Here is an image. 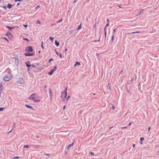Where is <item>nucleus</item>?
Returning a JSON list of instances; mask_svg holds the SVG:
<instances>
[{
  "label": "nucleus",
  "instance_id": "nucleus-1",
  "mask_svg": "<svg viewBox=\"0 0 159 159\" xmlns=\"http://www.w3.org/2000/svg\"><path fill=\"white\" fill-rule=\"evenodd\" d=\"M28 99L29 100H33L34 102H38L40 101V99L39 95L34 93L31 94L30 97L28 98Z\"/></svg>",
  "mask_w": 159,
  "mask_h": 159
},
{
  "label": "nucleus",
  "instance_id": "nucleus-2",
  "mask_svg": "<svg viewBox=\"0 0 159 159\" xmlns=\"http://www.w3.org/2000/svg\"><path fill=\"white\" fill-rule=\"evenodd\" d=\"M12 78V76L11 73L9 72L8 73V74L6 75L4 77L3 80L6 81H8L11 79Z\"/></svg>",
  "mask_w": 159,
  "mask_h": 159
},
{
  "label": "nucleus",
  "instance_id": "nucleus-3",
  "mask_svg": "<svg viewBox=\"0 0 159 159\" xmlns=\"http://www.w3.org/2000/svg\"><path fill=\"white\" fill-rule=\"evenodd\" d=\"M67 95V88H66L64 92L61 93V97L62 99L64 101V99L66 98Z\"/></svg>",
  "mask_w": 159,
  "mask_h": 159
},
{
  "label": "nucleus",
  "instance_id": "nucleus-4",
  "mask_svg": "<svg viewBox=\"0 0 159 159\" xmlns=\"http://www.w3.org/2000/svg\"><path fill=\"white\" fill-rule=\"evenodd\" d=\"M17 83L18 84H22L24 83V82L23 79L20 78H19V80L17 81Z\"/></svg>",
  "mask_w": 159,
  "mask_h": 159
},
{
  "label": "nucleus",
  "instance_id": "nucleus-5",
  "mask_svg": "<svg viewBox=\"0 0 159 159\" xmlns=\"http://www.w3.org/2000/svg\"><path fill=\"white\" fill-rule=\"evenodd\" d=\"M57 69V67L55 66L54 68L48 72V74L49 75H52V74Z\"/></svg>",
  "mask_w": 159,
  "mask_h": 159
},
{
  "label": "nucleus",
  "instance_id": "nucleus-6",
  "mask_svg": "<svg viewBox=\"0 0 159 159\" xmlns=\"http://www.w3.org/2000/svg\"><path fill=\"white\" fill-rule=\"evenodd\" d=\"M15 59L14 62L16 65H18V59L17 56H16L13 58Z\"/></svg>",
  "mask_w": 159,
  "mask_h": 159
},
{
  "label": "nucleus",
  "instance_id": "nucleus-7",
  "mask_svg": "<svg viewBox=\"0 0 159 159\" xmlns=\"http://www.w3.org/2000/svg\"><path fill=\"white\" fill-rule=\"evenodd\" d=\"M26 50L29 52H32L33 51V49L32 47L29 46L27 48Z\"/></svg>",
  "mask_w": 159,
  "mask_h": 159
},
{
  "label": "nucleus",
  "instance_id": "nucleus-8",
  "mask_svg": "<svg viewBox=\"0 0 159 159\" xmlns=\"http://www.w3.org/2000/svg\"><path fill=\"white\" fill-rule=\"evenodd\" d=\"M34 53H31L29 52H26L25 53V55L27 56H32L34 55Z\"/></svg>",
  "mask_w": 159,
  "mask_h": 159
},
{
  "label": "nucleus",
  "instance_id": "nucleus-9",
  "mask_svg": "<svg viewBox=\"0 0 159 159\" xmlns=\"http://www.w3.org/2000/svg\"><path fill=\"white\" fill-rule=\"evenodd\" d=\"M13 6H14V5H11V4L8 3L7 4V7H8L9 9H11L12 8V7Z\"/></svg>",
  "mask_w": 159,
  "mask_h": 159
},
{
  "label": "nucleus",
  "instance_id": "nucleus-10",
  "mask_svg": "<svg viewBox=\"0 0 159 159\" xmlns=\"http://www.w3.org/2000/svg\"><path fill=\"white\" fill-rule=\"evenodd\" d=\"M30 64V62L29 61H28L27 62L25 63V64L26 66L28 68L31 66V65H30L29 64Z\"/></svg>",
  "mask_w": 159,
  "mask_h": 159
},
{
  "label": "nucleus",
  "instance_id": "nucleus-11",
  "mask_svg": "<svg viewBox=\"0 0 159 159\" xmlns=\"http://www.w3.org/2000/svg\"><path fill=\"white\" fill-rule=\"evenodd\" d=\"M55 51L57 55H59L61 58H62V57L61 54V53H59L58 52H57L56 50Z\"/></svg>",
  "mask_w": 159,
  "mask_h": 159
},
{
  "label": "nucleus",
  "instance_id": "nucleus-12",
  "mask_svg": "<svg viewBox=\"0 0 159 159\" xmlns=\"http://www.w3.org/2000/svg\"><path fill=\"white\" fill-rule=\"evenodd\" d=\"M144 139V138H140V143L141 144H143V143H142V141Z\"/></svg>",
  "mask_w": 159,
  "mask_h": 159
},
{
  "label": "nucleus",
  "instance_id": "nucleus-13",
  "mask_svg": "<svg viewBox=\"0 0 159 159\" xmlns=\"http://www.w3.org/2000/svg\"><path fill=\"white\" fill-rule=\"evenodd\" d=\"M55 44L57 47H58L59 45V43L57 42V41H55Z\"/></svg>",
  "mask_w": 159,
  "mask_h": 159
},
{
  "label": "nucleus",
  "instance_id": "nucleus-14",
  "mask_svg": "<svg viewBox=\"0 0 159 159\" xmlns=\"http://www.w3.org/2000/svg\"><path fill=\"white\" fill-rule=\"evenodd\" d=\"M25 106L28 108H30V109H32L33 108L32 107L30 106L29 105H26Z\"/></svg>",
  "mask_w": 159,
  "mask_h": 159
},
{
  "label": "nucleus",
  "instance_id": "nucleus-15",
  "mask_svg": "<svg viewBox=\"0 0 159 159\" xmlns=\"http://www.w3.org/2000/svg\"><path fill=\"white\" fill-rule=\"evenodd\" d=\"M80 65V63L79 62L76 61V62L75 64L74 65V66H76L77 65Z\"/></svg>",
  "mask_w": 159,
  "mask_h": 159
},
{
  "label": "nucleus",
  "instance_id": "nucleus-16",
  "mask_svg": "<svg viewBox=\"0 0 159 159\" xmlns=\"http://www.w3.org/2000/svg\"><path fill=\"white\" fill-rule=\"evenodd\" d=\"M73 143H74V142H73L72 144L69 145L67 147L68 149L69 148H70L71 146H73Z\"/></svg>",
  "mask_w": 159,
  "mask_h": 159
},
{
  "label": "nucleus",
  "instance_id": "nucleus-17",
  "mask_svg": "<svg viewBox=\"0 0 159 159\" xmlns=\"http://www.w3.org/2000/svg\"><path fill=\"white\" fill-rule=\"evenodd\" d=\"M6 27L7 28H8L9 30H10L12 29H13L14 27H10L9 26H7Z\"/></svg>",
  "mask_w": 159,
  "mask_h": 159
},
{
  "label": "nucleus",
  "instance_id": "nucleus-18",
  "mask_svg": "<svg viewBox=\"0 0 159 159\" xmlns=\"http://www.w3.org/2000/svg\"><path fill=\"white\" fill-rule=\"evenodd\" d=\"M144 10V9H141V10H140L139 13V14H140L141 13H143V11Z\"/></svg>",
  "mask_w": 159,
  "mask_h": 159
},
{
  "label": "nucleus",
  "instance_id": "nucleus-19",
  "mask_svg": "<svg viewBox=\"0 0 159 159\" xmlns=\"http://www.w3.org/2000/svg\"><path fill=\"white\" fill-rule=\"evenodd\" d=\"M49 39L52 41L54 39V38L52 37H50L49 38Z\"/></svg>",
  "mask_w": 159,
  "mask_h": 159
},
{
  "label": "nucleus",
  "instance_id": "nucleus-20",
  "mask_svg": "<svg viewBox=\"0 0 159 159\" xmlns=\"http://www.w3.org/2000/svg\"><path fill=\"white\" fill-rule=\"evenodd\" d=\"M29 147V146L28 145H25L24 147V148H28Z\"/></svg>",
  "mask_w": 159,
  "mask_h": 159
},
{
  "label": "nucleus",
  "instance_id": "nucleus-21",
  "mask_svg": "<svg viewBox=\"0 0 159 159\" xmlns=\"http://www.w3.org/2000/svg\"><path fill=\"white\" fill-rule=\"evenodd\" d=\"M81 24L78 26V28L77 29V30H78L79 29H80L81 28Z\"/></svg>",
  "mask_w": 159,
  "mask_h": 159
},
{
  "label": "nucleus",
  "instance_id": "nucleus-22",
  "mask_svg": "<svg viewBox=\"0 0 159 159\" xmlns=\"http://www.w3.org/2000/svg\"><path fill=\"white\" fill-rule=\"evenodd\" d=\"M114 35H113L112 36L111 38V41H113L114 40Z\"/></svg>",
  "mask_w": 159,
  "mask_h": 159
},
{
  "label": "nucleus",
  "instance_id": "nucleus-23",
  "mask_svg": "<svg viewBox=\"0 0 159 159\" xmlns=\"http://www.w3.org/2000/svg\"><path fill=\"white\" fill-rule=\"evenodd\" d=\"M4 39H5L8 42H9V41L7 39V38H5V37H4L3 38Z\"/></svg>",
  "mask_w": 159,
  "mask_h": 159
},
{
  "label": "nucleus",
  "instance_id": "nucleus-24",
  "mask_svg": "<svg viewBox=\"0 0 159 159\" xmlns=\"http://www.w3.org/2000/svg\"><path fill=\"white\" fill-rule=\"evenodd\" d=\"M37 23H38L39 24H40L41 23L40 21L39 20H37Z\"/></svg>",
  "mask_w": 159,
  "mask_h": 159
},
{
  "label": "nucleus",
  "instance_id": "nucleus-25",
  "mask_svg": "<svg viewBox=\"0 0 159 159\" xmlns=\"http://www.w3.org/2000/svg\"><path fill=\"white\" fill-rule=\"evenodd\" d=\"M140 32H139V31H136V32H133L132 33H139Z\"/></svg>",
  "mask_w": 159,
  "mask_h": 159
},
{
  "label": "nucleus",
  "instance_id": "nucleus-26",
  "mask_svg": "<svg viewBox=\"0 0 159 159\" xmlns=\"http://www.w3.org/2000/svg\"><path fill=\"white\" fill-rule=\"evenodd\" d=\"M23 39L24 40H27V41H29V40L28 39H26V38H23Z\"/></svg>",
  "mask_w": 159,
  "mask_h": 159
},
{
  "label": "nucleus",
  "instance_id": "nucleus-27",
  "mask_svg": "<svg viewBox=\"0 0 159 159\" xmlns=\"http://www.w3.org/2000/svg\"><path fill=\"white\" fill-rule=\"evenodd\" d=\"M3 109L4 108L2 107H0V111H3Z\"/></svg>",
  "mask_w": 159,
  "mask_h": 159
},
{
  "label": "nucleus",
  "instance_id": "nucleus-28",
  "mask_svg": "<svg viewBox=\"0 0 159 159\" xmlns=\"http://www.w3.org/2000/svg\"><path fill=\"white\" fill-rule=\"evenodd\" d=\"M7 6H3L2 7L5 9H7Z\"/></svg>",
  "mask_w": 159,
  "mask_h": 159
},
{
  "label": "nucleus",
  "instance_id": "nucleus-29",
  "mask_svg": "<svg viewBox=\"0 0 159 159\" xmlns=\"http://www.w3.org/2000/svg\"><path fill=\"white\" fill-rule=\"evenodd\" d=\"M40 7V6L39 5H38L36 7H35V9H37L38 8V7Z\"/></svg>",
  "mask_w": 159,
  "mask_h": 159
},
{
  "label": "nucleus",
  "instance_id": "nucleus-30",
  "mask_svg": "<svg viewBox=\"0 0 159 159\" xmlns=\"http://www.w3.org/2000/svg\"><path fill=\"white\" fill-rule=\"evenodd\" d=\"M43 42H42V44H41V47H42V48L43 49H44V48H43Z\"/></svg>",
  "mask_w": 159,
  "mask_h": 159
},
{
  "label": "nucleus",
  "instance_id": "nucleus-31",
  "mask_svg": "<svg viewBox=\"0 0 159 159\" xmlns=\"http://www.w3.org/2000/svg\"><path fill=\"white\" fill-rule=\"evenodd\" d=\"M19 157H15L13 158L14 159H18Z\"/></svg>",
  "mask_w": 159,
  "mask_h": 159
},
{
  "label": "nucleus",
  "instance_id": "nucleus-32",
  "mask_svg": "<svg viewBox=\"0 0 159 159\" xmlns=\"http://www.w3.org/2000/svg\"><path fill=\"white\" fill-rule=\"evenodd\" d=\"M23 26L24 27H27V25H24Z\"/></svg>",
  "mask_w": 159,
  "mask_h": 159
},
{
  "label": "nucleus",
  "instance_id": "nucleus-33",
  "mask_svg": "<svg viewBox=\"0 0 159 159\" xmlns=\"http://www.w3.org/2000/svg\"><path fill=\"white\" fill-rule=\"evenodd\" d=\"M31 66H32L33 67H34V68H35V66L33 65H31Z\"/></svg>",
  "mask_w": 159,
  "mask_h": 159
},
{
  "label": "nucleus",
  "instance_id": "nucleus-34",
  "mask_svg": "<svg viewBox=\"0 0 159 159\" xmlns=\"http://www.w3.org/2000/svg\"><path fill=\"white\" fill-rule=\"evenodd\" d=\"M52 60H53V59H52V58L50 59L49 60V62H50V61H52Z\"/></svg>",
  "mask_w": 159,
  "mask_h": 159
},
{
  "label": "nucleus",
  "instance_id": "nucleus-35",
  "mask_svg": "<svg viewBox=\"0 0 159 159\" xmlns=\"http://www.w3.org/2000/svg\"><path fill=\"white\" fill-rule=\"evenodd\" d=\"M62 19H61L58 22H57V23H59L61 21H62Z\"/></svg>",
  "mask_w": 159,
  "mask_h": 159
},
{
  "label": "nucleus",
  "instance_id": "nucleus-36",
  "mask_svg": "<svg viewBox=\"0 0 159 159\" xmlns=\"http://www.w3.org/2000/svg\"><path fill=\"white\" fill-rule=\"evenodd\" d=\"M150 128H151V127L150 126L148 127V131H149L150 130Z\"/></svg>",
  "mask_w": 159,
  "mask_h": 159
},
{
  "label": "nucleus",
  "instance_id": "nucleus-37",
  "mask_svg": "<svg viewBox=\"0 0 159 159\" xmlns=\"http://www.w3.org/2000/svg\"><path fill=\"white\" fill-rule=\"evenodd\" d=\"M21 1V0H15V1L16 2H17V1Z\"/></svg>",
  "mask_w": 159,
  "mask_h": 159
},
{
  "label": "nucleus",
  "instance_id": "nucleus-38",
  "mask_svg": "<svg viewBox=\"0 0 159 159\" xmlns=\"http://www.w3.org/2000/svg\"><path fill=\"white\" fill-rule=\"evenodd\" d=\"M70 97V96H68L66 98V100H68Z\"/></svg>",
  "mask_w": 159,
  "mask_h": 159
},
{
  "label": "nucleus",
  "instance_id": "nucleus-39",
  "mask_svg": "<svg viewBox=\"0 0 159 159\" xmlns=\"http://www.w3.org/2000/svg\"><path fill=\"white\" fill-rule=\"evenodd\" d=\"M12 130V129L11 130H10V131L8 133H11V132Z\"/></svg>",
  "mask_w": 159,
  "mask_h": 159
},
{
  "label": "nucleus",
  "instance_id": "nucleus-40",
  "mask_svg": "<svg viewBox=\"0 0 159 159\" xmlns=\"http://www.w3.org/2000/svg\"><path fill=\"white\" fill-rule=\"evenodd\" d=\"M12 130V129L11 130H10V131L8 133H11V132Z\"/></svg>",
  "mask_w": 159,
  "mask_h": 159
},
{
  "label": "nucleus",
  "instance_id": "nucleus-41",
  "mask_svg": "<svg viewBox=\"0 0 159 159\" xmlns=\"http://www.w3.org/2000/svg\"><path fill=\"white\" fill-rule=\"evenodd\" d=\"M50 95L51 96H52V93L51 92V93H50Z\"/></svg>",
  "mask_w": 159,
  "mask_h": 159
},
{
  "label": "nucleus",
  "instance_id": "nucleus-42",
  "mask_svg": "<svg viewBox=\"0 0 159 159\" xmlns=\"http://www.w3.org/2000/svg\"><path fill=\"white\" fill-rule=\"evenodd\" d=\"M109 24L108 23V24H107L106 25V26L105 27H107V26H109Z\"/></svg>",
  "mask_w": 159,
  "mask_h": 159
},
{
  "label": "nucleus",
  "instance_id": "nucleus-43",
  "mask_svg": "<svg viewBox=\"0 0 159 159\" xmlns=\"http://www.w3.org/2000/svg\"><path fill=\"white\" fill-rule=\"evenodd\" d=\"M65 107H66V106H64L63 107V110H64L65 108Z\"/></svg>",
  "mask_w": 159,
  "mask_h": 159
},
{
  "label": "nucleus",
  "instance_id": "nucleus-44",
  "mask_svg": "<svg viewBox=\"0 0 159 159\" xmlns=\"http://www.w3.org/2000/svg\"><path fill=\"white\" fill-rule=\"evenodd\" d=\"M133 148H134L135 146V144H133Z\"/></svg>",
  "mask_w": 159,
  "mask_h": 159
},
{
  "label": "nucleus",
  "instance_id": "nucleus-45",
  "mask_svg": "<svg viewBox=\"0 0 159 159\" xmlns=\"http://www.w3.org/2000/svg\"><path fill=\"white\" fill-rule=\"evenodd\" d=\"M126 128H127V127H122V128H122V129H123V128L126 129Z\"/></svg>",
  "mask_w": 159,
  "mask_h": 159
},
{
  "label": "nucleus",
  "instance_id": "nucleus-46",
  "mask_svg": "<svg viewBox=\"0 0 159 159\" xmlns=\"http://www.w3.org/2000/svg\"><path fill=\"white\" fill-rule=\"evenodd\" d=\"M90 153L92 154V155H94V154L93 153H92V152H90Z\"/></svg>",
  "mask_w": 159,
  "mask_h": 159
},
{
  "label": "nucleus",
  "instance_id": "nucleus-47",
  "mask_svg": "<svg viewBox=\"0 0 159 159\" xmlns=\"http://www.w3.org/2000/svg\"><path fill=\"white\" fill-rule=\"evenodd\" d=\"M67 50V48H66L65 49V52H66Z\"/></svg>",
  "mask_w": 159,
  "mask_h": 159
},
{
  "label": "nucleus",
  "instance_id": "nucleus-48",
  "mask_svg": "<svg viewBox=\"0 0 159 159\" xmlns=\"http://www.w3.org/2000/svg\"><path fill=\"white\" fill-rule=\"evenodd\" d=\"M105 36H106V31H105Z\"/></svg>",
  "mask_w": 159,
  "mask_h": 159
},
{
  "label": "nucleus",
  "instance_id": "nucleus-49",
  "mask_svg": "<svg viewBox=\"0 0 159 159\" xmlns=\"http://www.w3.org/2000/svg\"><path fill=\"white\" fill-rule=\"evenodd\" d=\"M131 125V122H130V123L128 125Z\"/></svg>",
  "mask_w": 159,
  "mask_h": 159
},
{
  "label": "nucleus",
  "instance_id": "nucleus-50",
  "mask_svg": "<svg viewBox=\"0 0 159 159\" xmlns=\"http://www.w3.org/2000/svg\"><path fill=\"white\" fill-rule=\"evenodd\" d=\"M115 31H116V29H114V30H113V32H115Z\"/></svg>",
  "mask_w": 159,
  "mask_h": 159
},
{
  "label": "nucleus",
  "instance_id": "nucleus-51",
  "mask_svg": "<svg viewBox=\"0 0 159 159\" xmlns=\"http://www.w3.org/2000/svg\"><path fill=\"white\" fill-rule=\"evenodd\" d=\"M112 108H113V109H115V107H114V106H113V107H112Z\"/></svg>",
  "mask_w": 159,
  "mask_h": 159
},
{
  "label": "nucleus",
  "instance_id": "nucleus-52",
  "mask_svg": "<svg viewBox=\"0 0 159 159\" xmlns=\"http://www.w3.org/2000/svg\"><path fill=\"white\" fill-rule=\"evenodd\" d=\"M106 27H105V28H104V30L105 31H106Z\"/></svg>",
  "mask_w": 159,
  "mask_h": 159
},
{
  "label": "nucleus",
  "instance_id": "nucleus-53",
  "mask_svg": "<svg viewBox=\"0 0 159 159\" xmlns=\"http://www.w3.org/2000/svg\"><path fill=\"white\" fill-rule=\"evenodd\" d=\"M1 90H0V95L1 94Z\"/></svg>",
  "mask_w": 159,
  "mask_h": 159
},
{
  "label": "nucleus",
  "instance_id": "nucleus-54",
  "mask_svg": "<svg viewBox=\"0 0 159 159\" xmlns=\"http://www.w3.org/2000/svg\"><path fill=\"white\" fill-rule=\"evenodd\" d=\"M96 41H93V42H96Z\"/></svg>",
  "mask_w": 159,
  "mask_h": 159
},
{
  "label": "nucleus",
  "instance_id": "nucleus-55",
  "mask_svg": "<svg viewBox=\"0 0 159 159\" xmlns=\"http://www.w3.org/2000/svg\"><path fill=\"white\" fill-rule=\"evenodd\" d=\"M107 21L108 22V21H109V20H108V19H107Z\"/></svg>",
  "mask_w": 159,
  "mask_h": 159
},
{
  "label": "nucleus",
  "instance_id": "nucleus-56",
  "mask_svg": "<svg viewBox=\"0 0 159 159\" xmlns=\"http://www.w3.org/2000/svg\"><path fill=\"white\" fill-rule=\"evenodd\" d=\"M15 125V124H14V126H13V128L14 127Z\"/></svg>",
  "mask_w": 159,
  "mask_h": 159
},
{
  "label": "nucleus",
  "instance_id": "nucleus-57",
  "mask_svg": "<svg viewBox=\"0 0 159 159\" xmlns=\"http://www.w3.org/2000/svg\"><path fill=\"white\" fill-rule=\"evenodd\" d=\"M119 7H120V8H121V7L120 6H119Z\"/></svg>",
  "mask_w": 159,
  "mask_h": 159
},
{
  "label": "nucleus",
  "instance_id": "nucleus-58",
  "mask_svg": "<svg viewBox=\"0 0 159 159\" xmlns=\"http://www.w3.org/2000/svg\"><path fill=\"white\" fill-rule=\"evenodd\" d=\"M45 88L46 87V85L45 86Z\"/></svg>",
  "mask_w": 159,
  "mask_h": 159
},
{
  "label": "nucleus",
  "instance_id": "nucleus-59",
  "mask_svg": "<svg viewBox=\"0 0 159 159\" xmlns=\"http://www.w3.org/2000/svg\"><path fill=\"white\" fill-rule=\"evenodd\" d=\"M100 41V39H99L98 40V41Z\"/></svg>",
  "mask_w": 159,
  "mask_h": 159
},
{
  "label": "nucleus",
  "instance_id": "nucleus-60",
  "mask_svg": "<svg viewBox=\"0 0 159 159\" xmlns=\"http://www.w3.org/2000/svg\"><path fill=\"white\" fill-rule=\"evenodd\" d=\"M39 52L40 53V52L39 51Z\"/></svg>",
  "mask_w": 159,
  "mask_h": 159
},
{
  "label": "nucleus",
  "instance_id": "nucleus-61",
  "mask_svg": "<svg viewBox=\"0 0 159 159\" xmlns=\"http://www.w3.org/2000/svg\"><path fill=\"white\" fill-rule=\"evenodd\" d=\"M139 15V14H138V15H137V16H138Z\"/></svg>",
  "mask_w": 159,
  "mask_h": 159
},
{
  "label": "nucleus",
  "instance_id": "nucleus-62",
  "mask_svg": "<svg viewBox=\"0 0 159 159\" xmlns=\"http://www.w3.org/2000/svg\"><path fill=\"white\" fill-rule=\"evenodd\" d=\"M139 15V14H138V15H137V16H138Z\"/></svg>",
  "mask_w": 159,
  "mask_h": 159
},
{
  "label": "nucleus",
  "instance_id": "nucleus-63",
  "mask_svg": "<svg viewBox=\"0 0 159 159\" xmlns=\"http://www.w3.org/2000/svg\"><path fill=\"white\" fill-rule=\"evenodd\" d=\"M139 15V14H138V15H137V16H138Z\"/></svg>",
  "mask_w": 159,
  "mask_h": 159
},
{
  "label": "nucleus",
  "instance_id": "nucleus-64",
  "mask_svg": "<svg viewBox=\"0 0 159 159\" xmlns=\"http://www.w3.org/2000/svg\"><path fill=\"white\" fill-rule=\"evenodd\" d=\"M2 0H0V1H2Z\"/></svg>",
  "mask_w": 159,
  "mask_h": 159
}]
</instances>
